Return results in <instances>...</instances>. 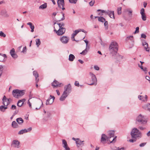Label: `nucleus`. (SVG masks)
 Returning <instances> with one entry per match:
<instances>
[{"label": "nucleus", "instance_id": "f257e3e1", "mask_svg": "<svg viewBox=\"0 0 150 150\" xmlns=\"http://www.w3.org/2000/svg\"><path fill=\"white\" fill-rule=\"evenodd\" d=\"M109 51L112 56L115 55L118 50V45L117 43L115 42H111L109 47Z\"/></svg>", "mask_w": 150, "mask_h": 150}, {"label": "nucleus", "instance_id": "f03ea898", "mask_svg": "<svg viewBox=\"0 0 150 150\" xmlns=\"http://www.w3.org/2000/svg\"><path fill=\"white\" fill-rule=\"evenodd\" d=\"M130 134L132 138L135 139L141 138L142 136L141 132L136 128H134L132 129Z\"/></svg>", "mask_w": 150, "mask_h": 150}, {"label": "nucleus", "instance_id": "7ed1b4c3", "mask_svg": "<svg viewBox=\"0 0 150 150\" xmlns=\"http://www.w3.org/2000/svg\"><path fill=\"white\" fill-rule=\"evenodd\" d=\"M3 103L4 106L1 105L0 106V110L4 112L5 110L7 108V106L9 104L10 101L9 99H7L5 96H4L3 98Z\"/></svg>", "mask_w": 150, "mask_h": 150}, {"label": "nucleus", "instance_id": "20e7f679", "mask_svg": "<svg viewBox=\"0 0 150 150\" xmlns=\"http://www.w3.org/2000/svg\"><path fill=\"white\" fill-rule=\"evenodd\" d=\"M136 120L139 124L143 125L146 124L147 122L145 117L141 114H139L137 117Z\"/></svg>", "mask_w": 150, "mask_h": 150}, {"label": "nucleus", "instance_id": "39448f33", "mask_svg": "<svg viewBox=\"0 0 150 150\" xmlns=\"http://www.w3.org/2000/svg\"><path fill=\"white\" fill-rule=\"evenodd\" d=\"M24 93L25 92L23 90H19L18 89H14L13 90L12 92L13 96L17 98H18L19 97L23 96Z\"/></svg>", "mask_w": 150, "mask_h": 150}, {"label": "nucleus", "instance_id": "423d86ee", "mask_svg": "<svg viewBox=\"0 0 150 150\" xmlns=\"http://www.w3.org/2000/svg\"><path fill=\"white\" fill-rule=\"evenodd\" d=\"M114 131H109L108 132V135L109 137V141L110 143H114L116 142L117 136H115L114 137Z\"/></svg>", "mask_w": 150, "mask_h": 150}, {"label": "nucleus", "instance_id": "0eeeda50", "mask_svg": "<svg viewBox=\"0 0 150 150\" xmlns=\"http://www.w3.org/2000/svg\"><path fill=\"white\" fill-rule=\"evenodd\" d=\"M101 11V13H98L99 15H102V13H105L106 14L108 15L110 17L112 18H114V11H112L108 10V11H105L104 10H101L100 9H98L97 11Z\"/></svg>", "mask_w": 150, "mask_h": 150}, {"label": "nucleus", "instance_id": "6e6552de", "mask_svg": "<svg viewBox=\"0 0 150 150\" xmlns=\"http://www.w3.org/2000/svg\"><path fill=\"white\" fill-rule=\"evenodd\" d=\"M89 75L91 79L90 82H91V83L88 84L90 85H96L97 83V79L95 75L91 72L89 73Z\"/></svg>", "mask_w": 150, "mask_h": 150}, {"label": "nucleus", "instance_id": "1a4fd4ad", "mask_svg": "<svg viewBox=\"0 0 150 150\" xmlns=\"http://www.w3.org/2000/svg\"><path fill=\"white\" fill-rule=\"evenodd\" d=\"M66 28H59V29L57 30L56 29L54 30V31L58 35H61L64 34L65 32Z\"/></svg>", "mask_w": 150, "mask_h": 150}, {"label": "nucleus", "instance_id": "9d476101", "mask_svg": "<svg viewBox=\"0 0 150 150\" xmlns=\"http://www.w3.org/2000/svg\"><path fill=\"white\" fill-rule=\"evenodd\" d=\"M69 38L67 36H63L60 38V41L64 44H67L69 42Z\"/></svg>", "mask_w": 150, "mask_h": 150}, {"label": "nucleus", "instance_id": "9b49d317", "mask_svg": "<svg viewBox=\"0 0 150 150\" xmlns=\"http://www.w3.org/2000/svg\"><path fill=\"white\" fill-rule=\"evenodd\" d=\"M20 142L18 140H14L12 141L11 146L13 148H18L20 147Z\"/></svg>", "mask_w": 150, "mask_h": 150}, {"label": "nucleus", "instance_id": "f8f14e48", "mask_svg": "<svg viewBox=\"0 0 150 150\" xmlns=\"http://www.w3.org/2000/svg\"><path fill=\"white\" fill-rule=\"evenodd\" d=\"M55 99L54 96L50 95V98L47 100L46 104V105H51L52 103Z\"/></svg>", "mask_w": 150, "mask_h": 150}, {"label": "nucleus", "instance_id": "ddd939ff", "mask_svg": "<svg viewBox=\"0 0 150 150\" xmlns=\"http://www.w3.org/2000/svg\"><path fill=\"white\" fill-rule=\"evenodd\" d=\"M32 127H30L27 129H22L20 131L18 132V134H23L24 133H26L28 132H29L30 131L32 130Z\"/></svg>", "mask_w": 150, "mask_h": 150}, {"label": "nucleus", "instance_id": "4468645a", "mask_svg": "<svg viewBox=\"0 0 150 150\" xmlns=\"http://www.w3.org/2000/svg\"><path fill=\"white\" fill-rule=\"evenodd\" d=\"M65 90L64 91H65L66 93H70L71 91V86L70 84L66 85L64 87Z\"/></svg>", "mask_w": 150, "mask_h": 150}, {"label": "nucleus", "instance_id": "2eb2a0df", "mask_svg": "<svg viewBox=\"0 0 150 150\" xmlns=\"http://www.w3.org/2000/svg\"><path fill=\"white\" fill-rule=\"evenodd\" d=\"M109 139V137H108L104 134H102L101 136V142L104 144L105 143L107 139Z\"/></svg>", "mask_w": 150, "mask_h": 150}, {"label": "nucleus", "instance_id": "dca6fc26", "mask_svg": "<svg viewBox=\"0 0 150 150\" xmlns=\"http://www.w3.org/2000/svg\"><path fill=\"white\" fill-rule=\"evenodd\" d=\"M62 145L63 147L66 150H69L70 148L68 147L67 143L66 140L65 139H62Z\"/></svg>", "mask_w": 150, "mask_h": 150}, {"label": "nucleus", "instance_id": "f3484780", "mask_svg": "<svg viewBox=\"0 0 150 150\" xmlns=\"http://www.w3.org/2000/svg\"><path fill=\"white\" fill-rule=\"evenodd\" d=\"M145 10L144 8H142L140 10V13L142 15V20L144 21H145L146 20V16L145 14Z\"/></svg>", "mask_w": 150, "mask_h": 150}, {"label": "nucleus", "instance_id": "a211bd4d", "mask_svg": "<svg viewBox=\"0 0 150 150\" xmlns=\"http://www.w3.org/2000/svg\"><path fill=\"white\" fill-rule=\"evenodd\" d=\"M37 99L33 98H30L28 101V104L29 107L32 108V105L31 103H33L35 101H36Z\"/></svg>", "mask_w": 150, "mask_h": 150}, {"label": "nucleus", "instance_id": "6ab92c4d", "mask_svg": "<svg viewBox=\"0 0 150 150\" xmlns=\"http://www.w3.org/2000/svg\"><path fill=\"white\" fill-rule=\"evenodd\" d=\"M15 50L14 48L12 49L10 52V53L12 57L13 58L16 59L17 57L18 56L16 54H15Z\"/></svg>", "mask_w": 150, "mask_h": 150}, {"label": "nucleus", "instance_id": "aec40b11", "mask_svg": "<svg viewBox=\"0 0 150 150\" xmlns=\"http://www.w3.org/2000/svg\"><path fill=\"white\" fill-rule=\"evenodd\" d=\"M57 4L58 7L60 8H61V6H64V0H57Z\"/></svg>", "mask_w": 150, "mask_h": 150}, {"label": "nucleus", "instance_id": "412c9836", "mask_svg": "<svg viewBox=\"0 0 150 150\" xmlns=\"http://www.w3.org/2000/svg\"><path fill=\"white\" fill-rule=\"evenodd\" d=\"M142 44L146 51L148 52H149L150 48L148 47V43L144 41L142 42Z\"/></svg>", "mask_w": 150, "mask_h": 150}, {"label": "nucleus", "instance_id": "4be33fe9", "mask_svg": "<svg viewBox=\"0 0 150 150\" xmlns=\"http://www.w3.org/2000/svg\"><path fill=\"white\" fill-rule=\"evenodd\" d=\"M61 84V83H59L56 80L54 81L52 83V86L54 88L57 86H60V85Z\"/></svg>", "mask_w": 150, "mask_h": 150}, {"label": "nucleus", "instance_id": "5701e85b", "mask_svg": "<svg viewBox=\"0 0 150 150\" xmlns=\"http://www.w3.org/2000/svg\"><path fill=\"white\" fill-rule=\"evenodd\" d=\"M84 141H81L78 138L76 142V144L77 145V146L79 147L80 146H83L84 144L83 142Z\"/></svg>", "mask_w": 150, "mask_h": 150}, {"label": "nucleus", "instance_id": "b1692460", "mask_svg": "<svg viewBox=\"0 0 150 150\" xmlns=\"http://www.w3.org/2000/svg\"><path fill=\"white\" fill-rule=\"evenodd\" d=\"M25 99H23L22 100H19L17 103V105L19 107H21L25 101Z\"/></svg>", "mask_w": 150, "mask_h": 150}, {"label": "nucleus", "instance_id": "393cba45", "mask_svg": "<svg viewBox=\"0 0 150 150\" xmlns=\"http://www.w3.org/2000/svg\"><path fill=\"white\" fill-rule=\"evenodd\" d=\"M67 93H66L65 91H64L62 96L60 98V100L61 101L64 100L65 99V98L67 97Z\"/></svg>", "mask_w": 150, "mask_h": 150}, {"label": "nucleus", "instance_id": "a878e982", "mask_svg": "<svg viewBox=\"0 0 150 150\" xmlns=\"http://www.w3.org/2000/svg\"><path fill=\"white\" fill-rule=\"evenodd\" d=\"M80 31V30H76L74 31V33L73 34H72V36L71 37V39H72L73 41H77L75 40L74 38V37Z\"/></svg>", "mask_w": 150, "mask_h": 150}, {"label": "nucleus", "instance_id": "bb28decb", "mask_svg": "<svg viewBox=\"0 0 150 150\" xmlns=\"http://www.w3.org/2000/svg\"><path fill=\"white\" fill-rule=\"evenodd\" d=\"M7 58L5 54L1 55L0 54V62H3L5 61V59Z\"/></svg>", "mask_w": 150, "mask_h": 150}, {"label": "nucleus", "instance_id": "cd10ccee", "mask_svg": "<svg viewBox=\"0 0 150 150\" xmlns=\"http://www.w3.org/2000/svg\"><path fill=\"white\" fill-rule=\"evenodd\" d=\"M11 126L13 128H16L18 127V125L15 121H13L12 122Z\"/></svg>", "mask_w": 150, "mask_h": 150}, {"label": "nucleus", "instance_id": "c85d7f7f", "mask_svg": "<svg viewBox=\"0 0 150 150\" xmlns=\"http://www.w3.org/2000/svg\"><path fill=\"white\" fill-rule=\"evenodd\" d=\"M27 25L30 26V28L31 29V31L33 32L34 31V26L33 25L32 23L31 22H29L27 23Z\"/></svg>", "mask_w": 150, "mask_h": 150}, {"label": "nucleus", "instance_id": "c756f323", "mask_svg": "<svg viewBox=\"0 0 150 150\" xmlns=\"http://www.w3.org/2000/svg\"><path fill=\"white\" fill-rule=\"evenodd\" d=\"M57 24L59 26V28H64V26L65 24L64 23H54V24Z\"/></svg>", "mask_w": 150, "mask_h": 150}, {"label": "nucleus", "instance_id": "7c9ffc66", "mask_svg": "<svg viewBox=\"0 0 150 150\" xmlns=\"http://www.w3.org/2000/svg\"><path fill=\"white\" fill-rule=\"evenodd\" d=\"M75 57L74 55L72 54H70L69 56V60L70 61H73Z\"/></svg>", "mask_w": 150, "mask_h": 150}, {"label": "nucleus", "instance_id": "2f4dec72", "mask_svg": "<svg viewBox=\"0 0 150 150\" xmlns=\"http://www.w3.org/2000/svg\"><path fill=\"white\" fill-rule=\"evenodd\" d=\"M143 107L144 108L147 110H150V104L145 105H144Z\"/></svg>", "mask_w": 150, "mask_h": 150}, {"label": "nucleus", "instance_id": "473e14b6", "mask_svg": "<svg viewBox=\"0 0 150 150\" xmlns=\"http://www.w3.org/2000/svg\"><path fill=\"white\" fill-rule=\"evenodd\" d=\"M16 120L17 122L19 124H21L23 122V120L21 117L17 118Z\"/></svg>", "mask_w": 150, "mask_h": 150}, {"label": "nucleus", "instance_id": "72a5a7b5", "mask_svg": "<svg viewBox=\"0 0 150 150\" xmlns=\"http://www.w3.org/2000/svg\"><path fill=\"white\" fill-rule=\"evenodd\" d=\"M47 7V4L46 3H45L44 4L41 5L39 7L40 9H43L46 8Z\"/></svg>", "mask_w": 150, "mask_h": 150}, {"label": "nucleus", "instance_id": "f704fd0d", "mask_svg": "<svg viewBox=\"0 0 150 150\" xmlns=\"http://www.w3.org/2000/svg\"><path fill=\"white\" fill-rule=\"evenodd\" d=\"M43 105L42 102V100H39L37 101V103L36 105L39 107L40 105H41V106Z\"/></svg>", "mask_w": 150, "mask_h": 150}, {"label": "nucleus", "instance_id": "c9c22d12", "mask_svg": "<svg viewBox=\"0 0 150 150\" xmlns=\"http://www.w3.org/2000/svg\"><path fill=\"white\" fill-rule=\"evenodd\" d=\"M36 45L37 47H38L41 44L40 39H36L35 40Z\"/></svg>", "mask_w": 150, "mask_h": 150}, {"label": "nucleus", "instance_id": "e433bc0d", "mask_svg": "<svg viewBox=\"0 0 150 150\" xmlns=\"http://www.w3.org/2000/svg\"><path fill=\"white\" fill-rule=\"evenodd\" d=\"M98 21L100 22H103L105 21V19L102 17H98Z\"/></svg>", "mask_w": 150, "mask_h": 150}, {"label": "nucleus", "instance_id": "4c0bfd02", "mask_svg": "<svg viewBox=\"0 0 150 150\" xmlns=\"http://www.w3.org/2000/svg\"><path fill=\"white\" fill-rule=\"evenodd\" d=\"M117 13L118 15H120L121 14V7H119L117 8Z\"/></svg>", "mask_w": 150, "mask_h": 150}, {"label": "nucleus", "instance_id": "58836bf2", "mask_svg": "<svg viewBox=\"0 0 150 150\" xmlns=\"http://www.w3.org/2000/svg\"><path fill=\"white\" fill-rule=\"evenodd\" d=\"M0 36L1 37L5 38L6 36V35L2 31H1L0 32Z\"/></svg>", "mask_w": 150, "mask_h": 150}, {"label": "nucleus", "instance_id": "ea45409f", "mask_svg": "<svg viewBox=\"0 0 150 150\" xmlns=\"http://www.w3.org/2000/svg\"><path fill=\"white\" fill-rule=\"evenodd\" d=\"M33 74L35 77H38L39 76L37 72L36 71H33Z\"/></svg>", "mask_w": 150, "mask_h": 150}, {"label": "nucleus", "instance_id": "a19ab883", "mask_svg": "<svg viewBox=\"0 0 150 150\" xmlns=\"http://www.w3.org/2000/svg\"><path fill=\"white\" fill-rule=\"evenodd\" d=\"M88 50H86V49H85L84 50H83L80 53V54L84 55L86 54Z\"/></svg>", "mask_w": 150, "mask_h": 150}, {"label": "nucleus", "instance_id": "79ce46f5", "mask_svg": "<svg viewBox=\"0 0 150 150\" xmlns=\"http://www.w3.org/2000/svg\"><path fill=\"white\" fill-rule=\"evenodd\" d=\"M69 2L72 4H76L77 0H69Z\"/></svg>", "mask_w": 150, "mask_h": 150}, {"label": "nucleus", "instance_id": "37998d69", "mask_svg": "<svg viewBox=\"0 0 150 150\" xmlns=\"http://www.w3.org/2000/svg\"><path fill=\"white\" fill-rule=\"evenodd\" d=\"M3 66L2 65H0V77L1 75L2 74V69Z\"/></svg>", "mask_w": 150, "mask_h": 150}, {"label": "nucleus", "instance_id": "c03bdc74", "mask_svg": "<svg viewBox=\"0 0 150 150\" xmlns=\"http://www.w3.org/2000/svg\"><path fill=\"white\" fill-rule=\"evenodd\" d=\"M127 11L128 12V15L129 16V17H132V10H131V11Z\"/></svg>", "mask_w": 150, "mask_h": 150}, {"label": "nucleus", "instance_id": "a18cd8bd", "mask_svg": "<svg viewBox=\"0 0 150 150\" xmlns=\"http://www.w3.org/2000/svg\"><path fill=\"white\" fill-rule=\"evenodd\" d=\"M95 3V1L94 0L91 1V2L89 3V4L90 6H92L94 3Z\"/></svg>", "mask_w": 150, "mask_h": 150}, {"label": "nucleus", "instance_id": "49530a36", "mask_svg": "<svg viewBox=\"0 0 150 150\" xmlns=\"http://www.w3.org/2000/svg\"><path fill=\"white\" fill-rule=\"evenodd\" d=\"M138 98L140 100L144 101V97L142 96L139 95L138 96Z\"/></svg>", "mask_w": 150, "mask_h": 150}, {"label": "nucleus", "instance_id": "de8ad7c7", "mask_svg": "<svg viewBox=\"0 0 150 150\" xmlns=\"http://www.w3.org/2000/svg\"><path fill=\"white\" fill-rule=\"evenodd\" d=\"M61 13L62 14L63 17H62V18L59 21H63L64 20V19H65L64 14V13H63V12H61Z\"/></svg>", "mask_w": 150, "mask_h": 150}, {"label": "nucleus", "instance_id": "09e8293b", "mask_svg": "<svg viewBox=\"0 0 150 150\" xmlns=\"http://www.w3.org/2000/svg\"><path fill=\"white\" fill-rule=\"evenodd\" d=\"M139 27H138L136 28V30L134 32L135 34L138 33L139 32Z\"/></svg>", "mask_w": 150, "mask_h": 150}, {"label": "nucleus", "instance_id": "8fccbe9b", "mask_svg": "<svg viewBox=\"0 0 150 150\" xmlns=\"http://www.w3.org/2000/svg\"><path fill=\"white\" fill-rule=\"evenodd\" d=\"M108 22L107 21H105L104 23V25L106 27V29H107L108 27Z\"/></svg>", "mask_w": 150, "mask_h": 150}, {"label": "nucleus", "instance_id": "3c124183", "mask_svg": "<svg viewBox=\"0 0 150 150\" xmlns=\"http://www.w3.org/2000/svg\"><path fill=\"white\" fill-rule=\"evenodd\" d=\"M22 52L24 53H25L26 52V48L25 46L23 48Z\"/></svg>", "mask_w": 150, "mask_h": 150}, {"label": "nucleus", "instance_id": "603ef678", "mask_svg": "<svg viewBox=\"0 0 150 150\" xmlns=\"http://www.w3.org/2000/svg\"><path fill=\"white\" fill-rule=\"evenodd\" d=\"M94 67V69L96 70H99V68L98 66L95 65Z\"/></svg>", "mask_w": 150, "mask_h": 150}, {"label": "nucleus", "instance_id": "864d4df0", "mask_svg": "<svg viewBox=\"0 0 150 150\" xmlns=\"http://www.w3.org/2000/svg\"><path fill=\"white\" fill-rule=\"evenodd\" d=\"M115 148H116L117 150H124V147H122L121 148H120L119 147H116L115 146Z\"/></svg>", "mask_w": 150, "mask_h": 150}, {"label": "nucleus", "instance_id": "5fc2aeb1", "mask_svg": "<svg viewBox=\"0 0 150 150\" xmlns=\"http://www.w3.org/2000/svg\"><path fill=\"white\" fill-rule=\"evenodd\" d=\"M136 139H129V142H132V143L136 142Z\"/></svg>", "mask_w": 150, "mask_h": 150}, {"label": "nucleus", "instance_id": "6e6d98bb", "mask_svg": "<svg viewBox=\"0 0 150 150\" xmlns=\"http://www.w3.org/2000/svg\"><path fill=\"white\" fill-rule=\"evenodd\" d=\"M141 37L142 38L146 39V35L145 34H142L141 35Z\"/></svg>", "mask_w": 150, "mask_h": 150}, {"label": "nucleus", "instance_id": "4d7b16f0", "mask_svg": "<svg viewBox=\"0 0 150 150\" xmlns=\"http://www.w3.org/2000/svg\"><path fill=\"white\" fill-rule=\"evenodd\" d=\"M74 84H75V86H79V83L77 81H75V82L74 83Z\"/></svg>", "mask_w": 150, "mask_h": 150}, {"label": "nucleus", "instance_id": "13d9d810", "mask_svg": "<svg viewBox=\"0 0 150 150\" xmlns=\"http://www.w3.org/2000/svg\"><path fill=\"white\" fill-rule=\"evenodd\" d=\"M146 143H141L139 145V146L140 147L144 146L146 144Z\"/></svg>", "mask_w": 150, "mask_h": 150}, {"label": "nucleus", "instance_id": "bf43d9fd", "mask_svg": "<svg viewBox=\"0 0 150 150\" xmlns=\"http://www.w3.org/2000/svg\"><path fill=\"white\" fill-rule=\"evenodd\" d=\"M16 107L14 105H12L11 106V109L12 110H15L16 109Z\"/></svg>", "mask_w": 150, "mask_h": 150}, {"label": "nucleus", "instance_id": "052dcab7", "mask_svg": "<svg viewBox=\"0 0 150 150\" xmlns=\"http://www.w3.org/2000/svg\"><path fill=\"white\" fill-rule=\"evenodd\" d=\"M146 79H147V80H148L149 81V82L150 83V78L149 76H146Z\"/></svg>", "mask_w": 150, "mask_h": 150}, {"label": "nucleus", "instance_id": "680f3d73", "mask_svg": "<svg viewBox=\"0 0 150 150\" xmlns=\"http://www.w3.org/2000/svg\"><path fill=\"white\" fill-rule=\"evenodd\" d=\"M139 128L141 130H143L144 129H145V127H139Z\"/></svg>", "mask_w": 150, "mask_h": 150}, {"label": "nucleus", "instance_id": "e2e57ef3", "mask_svg": "<svg viewBox=\"0 0 150 150\" xmlns=\"http://www.w3.org/2000/svg\"><path fill=\"white\" fill-rule=\"evenodd\" d=\"M35 82L37 83H38V82L39 81V79L38 78V77H35Z\"/></svg>", "mask_w": 150, "mask_h": 150}, {"label": "nucleus", "instance_id": "0e129e2a", "mask_svg": "<svg viewBox=\"0 0 150 150\" xmlns=\"http://www.w3.org/2000/svg\"><path fill=\"white\" fill-rule=\"evenodd\" d=\"M89 46L88 45H87V46L86 45V50H88H88H89Z\"/></svg>", "mask_w": 150, "mask_h": 150}, {"label": "nucleus", "instance_id": "69168bd1", "mask_svg": "<svg viewBox=\"0 0 150 150\" xmlns=\"http://www.w3.org/2000/svg\"><path fill=\"white\" fill-rule=\"evenodd\" d=\"M142 70L143 71H144L146 73L147 71V68L146 67L143 68V69H142Z\"/></svg>", "mask_w": 150, "mask_h": 150}, {"label": "nucleus", "instance_id": "338daca9", "mask_svg": "<svg viewBox=\"0 0 150 150\" xmlns=\"http://www.w3.org/2000/svg\"><path fill=\"white\" fill-rule=\"evenodd\" d=\"M147 4V3H146L145 2H144V8L146 7V5Z\"/></svg>", "mask_w": 150, "mask_h": 150}, {"label": "nucleus", "instance_id": "774afa93", "mask_svg": "<svg viewBox=\"0 0 150 150\" xmlns=\"http://www.w3.org/2000/svg\"><path fill=\"white\" fill-rule=\"evenodd\" d=\"M147 135L148 137L150 136V131L147 133Z\"/></svg>", "mask_w": 150, "mask_h": 150}]
</instances>
